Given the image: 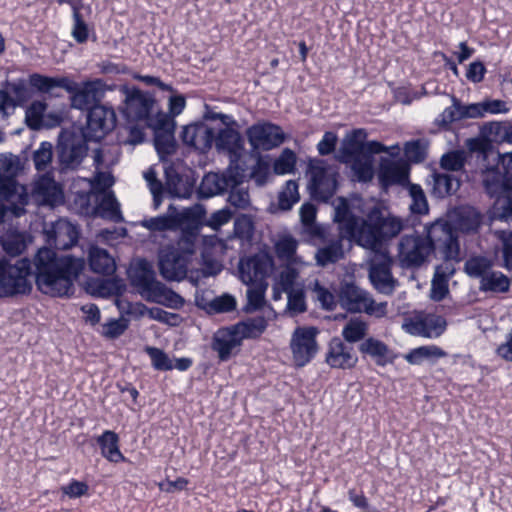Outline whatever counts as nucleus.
<instances>
[{"instance_id": "f257e3e1", "label": "nucleus", "mask_w": 512, "mask_h": 512, "mask_svg": "<svg viewBox=\"0 0 512 512\" xmlns=\"http://www.w3.org/2000/svg\"><path fill=\"white\" fill-rule=\"evenodd\" d=\"M334 220L346 235L354 241L371 251H387L383 247V240L397 236L403 229V222L400 218L383 215L379 209L369 212L366 219L354 216L349 211L346 199L340 197L334 202Z\"/></svg>"}, {"instance_id": "f03ea898", "label": "nucleus", "mask_w": 512, "mask_h": 512, "mask_svg": "<svg viewBox=\"0 0 512 512\" xmlns=\"http://www.w3.org/2000/svg\"><path fill=\"white\" fill-rule=\"evenodd\" d=\"M35 280L38 289L52 297H67L73 293L74 282L84 271L82 256L58 257L50 248H40L34 257Z\"/></svg>"}, {"instance_id": "7ed1b4c3", "label": "nucleus", "mask_w": 512, "mask_h": 512, "mask_svg": "<svg viewBox=\"0 0 512 512\" xmlns=\"http://www.w3.org/2000/svg\"><path fill=\"white\" fill-rule=\"evenodd\" d=\"M29 84L43 93L50 92L56 87L65 89L72 94V106L80 110L86 109L94 102L100 100L105 87L104 83L99 79L87 81L79 85L67 77H48L37 73L30 75Z\"/></svg>"}, {"instance_id": "20e7f679", "label": "nucleus", "mask_w": 512, "mask_h": 512, "mask_svg": "<svg viewBox=\"0 0 512 512\" xmlns=\"http://www.w3.org/2000/svg\"><path fill=\"white\" fill-rule=\"evenodd\" d=\"M20 159L13 154H0V202L2 212L16 217L23 215L29 201L26 187L16 181L20 170Z\"/></svg>"}, {"instance_id": "39448f33", "label": "nucleus", "mask_w": 512, "mask_h": 512, "mask_svg": "<svg viewBox=\"0 0 512 512\" xmlns=\"http://www.w3.org/2000/svg\"><path fill=\"white\" fill-rule=\"evenodd\" d=\"M339 301L343 308L350 312H364L376 318L385 317L387 302L377 303L367 291L354 283H344L340 287Z\"/></svg>"}, {"instance_id": "423d86ee", "label": "nucleus", "mask_w": 512, "mask_h": 512, "mask_svg": "<svg viewBox=\"0 0 512 512\" xmlns=\"http://www.w3.org/2000/svg\"><path fill=\"white\" fill-rule=\"evenodd\" d=\"M29 271L27 260H20L16 264L0 260V297L29 293L32 288L28 279Z\"/></svg>"}, {"instance_id": "0eeeda50", "label": "nucleus", "mask_w": 512, "mask_h": 512, "mask_svg": "<svg viewBox=\"0 0 512 512\" xmlns=\"http://www.w3.org/2000/svg\"><path fill=\"white\" fill-rule=\"evenodd\" d=\"M426 237L431 251L439 249L444 258L460 259V247L451 225L445 220H436L425 227Z\"/></svg>"}, {"instance_id": "6e6552de", "label": "nucleus", "mask_w": 512, "mask_h": 512, "mask_svg": "<svg viewBox=\"0 0 512 512\" xmlns=\"http://www.w3.org/2000/svg\"><path fill=\"white\" fill-rule=\"evenodd\" d=\"M500 166L482 172V182L490 197L501 207H512V174H504Z\"/></svg>"}, {"instance_id": "1a4fd4ad", "label": "nucleus", "mask_w": 512, "mask_h": 512, "mask_svg": "<svg viewBox=\"0 0 512 512\" xmlns=\"http://www.w3.org/2000/svg\"><path fill=\"white\" fill-rule=\"evenodd\" d=\"M244 171L238 166L229 165L222 174H206L199 187V195L203 198H210L227 191L229 187L242 184Z\"/></svg>"}, {"instance_id": "9d476101", "label": "nucleus", "mask_w": 512, "mask_h": 512, "mask_svg": "<svg viewBox=\"0 0 512 512\" xmlns=\"http://www.w3.org/2000/svg\"><path fill=\"white\" fill-rule=\"evenodd\" d=\"M318 330L314 327H297L291 337L290 348L294 364L303 367L309 363L318 351L316 342Z\"/></svg>"}, {"instance_id": "9b49d317", "label": "nucleus", "mask_w": 512, "mask_h": 512, "mask_svg": "<svg viewBox=\"0 0 512 512\" xmlns=\"http://www.w3.org/2000/svg\"><path fill=\"white\" fill-rule=\"evenodd\" d=\"M369 279L374 288L382 294H391L395 288L396 280L391 273L392 259L388 251H371Z\"/></svg>"}, {"instance_id": "f8f14e48", "label": "nucleus", "mask_w": 512, "mask_h": 512, "mask_svg": "<svg viewBox=\"0 0 512 512\" xmlns=\"http://www.w3.org/2000/svg\"><path fill=\"white\" fill-rule=\"evenodd\" d=\"M116 124V114L112 108L104 105L93 106L87 115V125L83 131L88 141H99L110 132Z\"/></svg>"}, {"instance_id": "ddd939ff", "label": "nucleus", "mask_w": 512, "mask_h": 512, "mask_svg": "<svg viewBox=\"0 0 512 512\" xmlns=\"http://www.w3.org/2000/svg\"><path fill=\"white\" fill-rule=\"evenodd\" d=\"M247 138L254 150L268 151L280 146L285 141V134L280 126L262 122L247 129Z\"/></svg>"}, {"instance_id": "4468645a", "label": "nucleus", "mask_w": 512, "mask_h": 512, "mask_svg": "<svg viewBox=\"0 0 512 512\" xmlns=\"http://www.w3.org/2000/svg\"><path fill=\"white\" fill-rule=\"evenodd\" d=\"M274 269V260L268 253H258L239 264L240 278L246 285L267 283Z\"/></svg>"}, {"instance_id": "2eb2a0df", "label": "nucleus", "mask_w": 512, "mask_h": 512, "mask_svg": "<svg viewBox=\"0 0 512 512\" xmlns=\"http://www.w3.org/2000/svg\"><path fill=\"white\" fill-rule=\"evenodd\" d=\"M431 253V244L419 235L404 236L398 245V258L405 267L420 266Z\"/></svg>"}, {"instance_id": "dca6fc26", "label": "nucleus", "mask_w": 512, "mask_h": 512, "mask_svg": "<svg viewBox=\"0 0 512 512\" xmlns=\"http://www.w3.org/2000/svg\"><path fill=\"white\" fill-rule=\"evenodd\" d=\"M197 217L196 208H185L181 211L170 205L166 215L152 217L142 221V226L150 231L175 230L186 225Z\"/></svg>"}, {"instance_id": "f3484780", "label": "nucleus", "mask_w": 512, "mask_h": 512, "mask_svg": "<svg viewBox=\"0 0 512 512\" xmlns=\"http://www.w3.org/2000/svg\"><path fill=\"white\" fill-rule=\"evenodd\" d=\"M311 188L314 196L327 201L336 190V172L324 161H317L310 166Z\"/></svg>"}, {"instance_id": "a211bd4d", "label": "nucleus", "mask_w": 512, "mask_h": 512, "mask_svg": "<svg viewBox=\"0 0 512 512\" xmlns=\"http://www.w3.org/2000/svg\"><path fill=\"white\" fill-rule=\"evenodd\" d=\"M446 321L435 314L419 315L403 323V329L413 335L424 338H438L446 329Z\"/></svg>"}, {"instance_id": "6ab92c4d", "label": "nucleus", "mask_w": 512, "mask_h": 512, "mask_svg": "<svg viewBox=\"0 0 512 512\" xmlns=\"http://www.w3.org/2000/svg\"><path fill=\"white\" fill-rule=\"evenodd\" d=\"M485 115L484 102L464 105L453 96L452 105L445 108L437 117L436 124L447 128L457 120L483 118Z\"/></svg>"}, {"instance_id": "aec40b11", "label": "nucleus", "mask_w": 512, "mask_h": 512, "mask_svg": "<svg viewBox=\"0 0 512 512\" xmlns=\"http://www.w3.org/2000/svg\"><path fill=\"white\" fill-rule=\"evenodd\" d=\"M44 233L47 243L60 250L69 249L78 239L76 227L65 219H59L49 227H45Z\"/></svg>"}, {"instance_id": "412c9836", "label": "nucleus", "mask_w": 512, "mask_h": 512, "mask_svg": "<svg viewBox=\"0 0 512 512\" xmlns=\"http://www.w3.org/2000/svg\"><path fill=\"white\" fill-rule=\"evenodd\" d=\"M32 197L39 205L57 206L64 200L60 185L50 174L39 177L33 185Z\"/></svg>"}, {"instance_id": "4be33fe9", "label": "nucleus", "mask_w": 512, "mask_h": 512, "mask_svg": "<svg viewBox=\"0 0 512 512\" xmlns=\"http://www.w3.org/2000/svg\"><path fill=\"white\" fill-rule=\"evenodd\" d=\"M358 357L353 346L346 344L339 338H333L326 353V363L331 368L350 369L356 365Z\"/></svg>"}, {"instance_id": "5701e85b", "label": "nucleus", "mask_w": 512, "mask_h": 512, "mask_svg": "<svg viewBox=\"0 0 512 512\" xmlns=\"http://www.w3.org/2000/svg\"><path fill=\"white\" fill-rule=\"evenodd\" d=\"M275 316L271 307L263 312V315L246 318L233 325L235 333L242 342L244 339H252L261 336L267 328L268 321Z\"/></svg>"}, {"instance_id": "b1692460", "label": "nucleus", "mask_w": 512, "mask_h": 512, "mask_svg": "<svg viewBox=\"0 0 512 512\" xmlns=\"http://www.w3.org/2000/svg\"><path fill=\"white\" fill-rule=\"evenodd\" d=\"M166 188L173 197L189 198L195 186V179L191 172L179 173L174 168L165 169Z\"/></svg>"}, {"instance_id": "393cba45", "label": "nucleus", "mask_w": 512, "mask_h": 512, "mask_svg": "<svg viewBox=\"0 0 512 512\" xmlns=\"http://www.w3.org/2000/svg\"><path fill=\"white\" fill-rule=\"evenodd\" d=\"M153 104V100L146 97L139 90L127 91L125 98V114L128 119L145 121L151 113Z\"/></svg>"}, {"instance_id": "a878e982", "label": "nucleus", "mask_w": 512, "mask_h": 512, "mask_svg": "<svg viewBox=\"0 0 512 512\" xmlns=\"http://www.w3.org/2000/svg\"><path fill=\"white\" fill-rule=\"evenodd\" d=\"M188 263L189 259L179 251H170L160 259V272L167 280L180 281L187 275Z\"/></svg>"}, {"instance_id": "bb28decb", "label": "nucleus", "mask_w": 512, "mask_h": 512, "mask_svg": "<svg viewBox=\"0 0 512 512\" xmlns=\"http://www.w3.org/2000/svg\"><path fill=\"white\" fill-rule=\"evenodd\" d=\"M214 137L213 130L204 124L188 125L182 132L185 144L203 152L211 148Z\"/></svg>"}, {"instance_id": "cd10ccee", "label": "nucleus", "mask_w": 512, "mask_h": 512, "mask_svg": "<svg viewBox=\"0 0 512 512\" xmlns=\"http://www.w3.org/2000/svg\"><path fill=\"white\" fill-rule=\"evenodd\" d=\"M297 248L298 241L288 234L279 236L274 242L275 254L284 265L307 266L308 263L297 254Z\"/></svg>"}, {"instance_id": "c85d7f7f", "label": "nucleus", "mask_w": 512, "mask_h": 512, "mask_svg": "<svg viewBox=\"0 0 512 512\" xmlns=\"http://www.w3.org/2000/svg\"><path fill=\"white\" fill-rule=\"evenodd\" d=\"M241 345V341L231 327L218 330L213 338L212 348L218 353L220 360H228L234 349Z\"/></svg>"}, {"instance_id": "c756f323", "label": "nucleus", "mask_w": 512, "mask_h": 512, "mask_svg": "<svg viewBox=\"0 0 512 512\" xmlns=\"http://www.w3.org/2000/svg\"><path fill=\"white\" fill-rule=\"evenodd\" d=\"M339 228H341L339 226ZM341 235L329 241L328 243L324 244L322 247L318 248L315 259L316 263L321 266L325 267L328 264H333L339 261L344 257V248H343V238H348L350 240H354L353 238H350L346 235L345 231L340 229Z\"/></svg>"}, {"instance_id": "7c9ffc66", "label": "nucleus", "mask_w": 512, "mask_h": 512, "mask_svg": "<svg viewBox=\"0 0 512 512\" xmlns=\"http://www.w3.org/2000/svg\"><path fill=\"white\" fill-rule=\"evenodd\" d=\"M29 237L26 233L18 231L14 227L0 230V245L6 254L17 256L24 252L27 247Z\"/></svg>"}, {"instance_id": "2f4dec72", "label": "nucleus", "mask_w": 512, "mask_h": 512, "mask_svg": "<svg viewBox=\"0 0 512 512\" xmlns=\"http://www.w3.org/2000/svg\"><path fill=\"white\" fill-rule=\"evenodd\" d=\"M147 301L154 302L171 309H180L185 300L182 296L168 288L165 284L159 282L145 298Z\"/></svg>"}, {"instance_id": "473e14b6", "label": "nucleus", "mask_w": 512, "mask_h": 512, "mask_svg": "<svg viewBox=\"0 0 512 512\" xmlns=\"http://www.w3.org/2000/svg\"><path fill=\"white\" fill-rule=\"evenodd\" d=\"M89 265L93 272L111 275L116 270L114 258L102 248L93 246L89 250Z\"/></svg>"}, {"instance_id": "72a5a7b5", "label": "nucleus", "mask_w": 512, "mask_h": 512, "mask_svg": "<svg viewBox=\"0 0 512 512\" xmlns=\"http://www.w3.org/2000/svg\"><path fill=\"white\" fill-rule=\"evenodd\" d=\"M130 279L144 298H146L153 290L154 286L159 283V281L155 279L154 272L147 268L145 264H139L136 268L132 269L130 271Z\"/></svg>"}, {"instance_id": "f704fd0d", "label": "nucleus", "mask_w": 512, "mask_h": 512, "mask_svg": "<svg viewBox=\"0 0 512 512\" xmlns=\"http://www.w3.org/2000/svg\"><path fill=\"white\" fill-rule=\"evenodd\" d=\"M198 216L187 222V226L182 229L181 237L177 242L176 248L172 251H179L180 255H185L190 260L195 252V242L199 232V225L196 223Z\"/></svg>"}, {"instance_id": "c9c22d12", "label": "nucleus", "mask_w": 512, "mask_h": 512, "mask_svg": "<svg viewBox=\"0 0 512 512\" xmlns=\"http://www.w3.org/2000/svg\"><path fill=\"white\" fill-rule=\"evenodd\" d=\"M97 442L101 448L102 455L111 462H121L125 460V457L119 450L118 435L110 430H106L103 432L101 436L98 437Z\"/></svg>"}, {"instance_id": "e433bc0d", "label": "nucleus", "mask_w": 512, "mask_h": 512, "mask_svg": "<svg viewBox=\"0 0 512 512\" xmlns=\"http://www.w3.org/2000/svg\"><path fill=\"white\" fill-rule=\"evenodd\" d=\"M447 353L436 345L420 346L410 350L404 359L411 365H421L424 361H434L444 358Z\"/></svg>"}, {"instance_id": "4c0bfd02", "label": "nucleus", "mask_w": 512, "mask_h": 512, "mask_svg": "<svg viewBox=\"0 0 512 512\" xmlns=\"http://www.w3.org/2000/svg\"><path fill=\"white\" fill-rule=\"evenodd\" d=\"M216 147L218 150L227 151L231 157H237L242 150V139L234 129H222L217 138L215 139Z\"/></svg>"}, {"instance_id": "58836bf2", "label": "nucleus", "mask_w": 512, "mask_h": 512, "mask_svg": "<svg viewBox=\"0 0 512 512\" xmlns=\"http://www.w3.org/2000/svg\"><path fill=\"white\" fill-rule=\"evenodd\" d=\"M360 351L371 356L381 366L392 360L389 347L384 342L372 337L361 343Z\"/></svg>"}, {"instance_id": "ea45409f", "label": "nucleus", "mask_w": 512, "mask_h": 512, "mask_svg": "<svg viewBox=\"0 0 512 512\" xmlns=\"http://www.w3.org/2000/svg\"><path fill=\"white\" fill-rule=\"evenodd\" d=\"M494 236L498 243L495 246V255L502 260V266L507 270H512V231L495 230Z\"/></svg>"}, {"instance_id": "a19ab883", "label": "nucleus", "mask_w": 512, "mask_h": 512, "mask_svg": "<svg viewBox=\"0 0 512 512\" xmlns=\"http://www.w3.org/2000/svg\"><path fill=\"white\" fill-rule=\"evenodd\" d=\"M380 180L383 185L402 184L408 179L405 166L399 162H385L380 167Z\"/></svg>"}, {"instance_id": "79ce46f5", "label": "nucleus", "mask_w": 512, "mask_h": 512, "mask_svg": "<svg viewBox=\"0 0 512 512\" xmlns=\"http://www.w3.org/2000/svg\"><path fill=\"white\" fill-rule=\"evenodd\" d=\"M306 266L298 265H284L276 277V286L280 287L282 291L288 292L302 288V284L299 283V274Z\"/></svg>"}, {"instance_id": "37998d69", "label": "nucleus", "mask_w": 512, "mask_h": 512, "mask_svg": "<svg viewBox=\"0 0 512 512\" xmlns=\"http://www.w3.org/2000/svg\"><path fill=\"white\" fill-rule=\"evenodd\" d=\"M349 163H351L354 180L368 182L373 178V158L370 155L352 157Z\"/></svg>"}, {"instance_id": "c03bdc74", "label": "nucleus", "mask_w": 512, "mask_h": 512, "mask_svg": "<svg viewBox=\"0 0 512 512\" xmlns=\"http://www.w3.org/2000/svg\"><path fill=\"white\" fill-rule=\"evenodd\" d=\"M59 159L66 168H74L80 164L84 156V146L70 142L59 144Z\"/></svg>"}, {"instance_id": "a18cd8bd", "label": "nucleus", "mask_w": 512, "mask_h": 512, "mask_svg": "<svg viewBox=\"0 0 512 512\" xmlns=\"http://www.w3.org/2000/svg\"><path fill=\"white\" fill-rule=\"evenodd\" d=\"M510 288V280L500 271H490L480 280V290L485 292L504 293Z\"/></svg>"}, {"instance_id": "49530a36", "label": "nucleus", "mask_w": 512, "mask_h": 512, "mask_svg": "<svg viewBox=\"0 0 512 512\" xmlns=\"http://www.w3.org/2000/svg\"><path fill=\"white\" fill-rule=\"evenodd\" d=\"M460 186L459 180L449 174H434L433 175V194L437 197H444L450 195L458 190Z\"/></svg>"}, {"instance_id": "de8ad7c7", "label": "nucleus", "mask_w": 512, "mask_h": 512, "mask_svg": "<svg viewBox=\"0 0 512 512\" xmlns=\"http://www.w3.org/2000/svg\"><path fill=\"white\" fill-rule=\"evenodd\" d=\"M98 212L103 218L110 219L114 222L123 220L120 204L113 192L106 193L98 204Z\"/></svg>"}, {"instance_id": "09e8293b", "label": "nucleus", "mask_w": 512, "mask_h": 512, "mask_svg": "<svg viewBox=\"0 0 512 512\" xmlns=\"http://www.w3.org/2000/svg\"><path fill=\"white\" fill-rule=\"evenodd\" d=\"M507 121H491L482 125L481 136L491 143H505Z\"/></svg>"}, {"instance_id": "8fccbe9b", "label": "nucleus", "mask_w": 512, "mask_h": 512, "mask_svg": "<svg viewBox=\"0 0 512 512\" xmlns=\"http://www.w3.org/2000/svg\"><path fill=\"white\" fill-rule=\"evenodd\" d=\"M493 266V262L484 256H474L469 258L464 265L465 272L473 278L483 279Z\"/></svg>"}, {"instance_id": "3c124183", "label": "nucleus", "mask_w": 512, "mask_h": 512, "mask_svg": "<svg viewBox=\"0 0 512 512\" xmlns=\"http://www.w3.org/2000/svg\"><path fill=\"white\" fill-rule=\"evenodd\" d=\"M368 331V325L360 318L350 319L342 330V336L349 343L362 340Z\"/></svg>"}, {"instance_id": "603ef678", "label": "nucleus", "mask_w": 512, "mask_h": 512, "mask_svg": "<svg viewBox=\"0 0 512 512\" xmlns=\"http://www.w3.org/2000/svg\"><path fill=\"white\" fill-rule=\"evenodd\" d=\"M297 156L294 151L285 148L274 161L273 170L277 175L292 174L296 170Z\"/></svg>"}, {"instance_id": "864d4df0", "label": "nucleus", "mask_w": 512, "mask_h": 512, "mask_svg": "<svg viewBox=\"0 0 512 512\" xmlns=\"http://www.w3.org/2000/svg\"><path fill=\"white\" fill-rule=\"evenodd\" d=\"M246 291L247 305L245 307L246 312H253L260 309L265 304V291L268 284H253L248 285Z\"/></svg>"}, {"instance_id": "5fc2aeb1", "label": "nucleus", "mask_w": 512, "mask_h": 512, "mask_svg": "<svg viewBox=\"0 0 512 512\" xmlns=\"http://www.w3.org/2000/svg\"><path fill=\"white\" fill-rule=\"evenodd\" d=\"M155 148L161 160L175 151L174 130L160 131L154 134Z\"/></svg>"}, {"instance_id": "6e6d98bb", "label": "nucleus", "mask_w": 512, "mask_h": 512, "mask_svg": "<svg viewBox=\"0 0 512 512\" xmlns=\"http://www.w3.org/2000/svg\"><path fill=\"white\" fill-rule=\"evenodd\" d=\"M481 224V216L472 208H464L458 214L457 227L463 232H475Z\"/></svg>"}, {"instance_id": "4d7b16f0", "label": "nucleus", "mask_w": 512, "mask_h": 512, "mask_svg": "<svg viewBox=\"0 0 512 512\" xmlns=\"http://www.w3.org/2000/svg\"><path fill=\"white\" fill-rule=\"evenodd\" d=\"M408 192L411 197V203L409 205L410 211L414 214H426L429 210L428 202L421 186L409 184Z\"/></svg>"}, {"instance_id": "13d9d810", "label": "nucleus", "mask_w": 512, "mask_h": 512, "mask_svg": "<svg viewBox=\"0 0 512 512\" xmlns=\"http://www.w3.org/2000/svg\"><path fill=\"white\" fill-rule=\"evenodd\" d=\"M145 352L150 357L151 364L155 370L169 371L174 369L173 359H171L163 350L147 346L145 347Z\"/></svg>"}, {"instance_id": "bf43d9fd", "label": "nucleus", "mask_w": 512, "mask_h": 512, "mask_svg": "<svg viewBox=\"0 0 512 512\" xmlns=\"http://www.w3.org/2000/svg\"><path fill=\"white\" fill-rule=\"evenodd\" d=\"M53 146L50 142H42L33 153V162L37 171H46L52 162Z\"/></svg>"}, {"instance_id": "052dcab7", "label": "nucleus", "mask_w": 512, "mask_h": 512, "mask_svg": "<svg viewBox=\"0 0 512 512\" xmlns=\"http://www.w3.org/2000/svg\"><path fill=\"white\" fill-rule=\"evenodd\" d=\"M279 206L282 210H289L299 200L298 184L288 180L279 193Z\"/></svg>"}, {"instance_id": "680f3d73", "label": "nucleus", "mask_w": 512, "mask_h": 512, "mask_svg": "<svg viewBox=\"0 0 512 512\" xmlns=\"http://www.w3.org/2000/svg\"><path fill=\"white\" fill-rule=\"evenodd\" d=\"M145 124L154 131V134L158 132H164L167 130L175 129V121L168 114L160 111L155 115L149 114L145 120Z\"/></svg>"}, {"instance_id": "e2e57ef3", "label": "nucleus", "mask_w": 512, "mask_h": 512, "mask_svg": "<svg viewBox=\"0 0 512 512\" xmlns=\"http://www.w3.org/2000/svg\"><path fill=\"white\" fill-rule=\"evenodd\" d=\"M46 104L41 101L33 102L26 110L25 119L27 125L32 129H39L42 126L43 115L46 111Z\"/></svg>"}, {"instance_id": "0e129e2a", "label": "nucleus", "mask_w": 512, "mask_h": 512, "mask_svg": "<svg viewBox=\"0 0 512 512\" xmlns=\"http://www.w3.org/2000/svg\"><path fill=\"white\" fill-rule=\"evenodd\" d=\"M466 153L464 151H451L441 157L440 165L447 171H459L464 167Z\"/></svg>"}, {"instance_id": "69168bd1", "label": "nucleus", "mask_w": 512, "mask_h": 512, "mask_svg": "<svg viewBox=\"0 0 512 512\" xmlns=\"http://www.w3.org/2000/svg\"><path fill=\"white\" fill-rule=\"evenodd\" d=\"M250 177L257 186L265 185L270 177L269 161L266 158L259 156L255 165L251 169Z\"/></svg>"}, {"instance_id": "338daca9", "label": "nucleus", "mask_w": 512, "mask_h": 512, "mask_svg": "<svg viewBox=\"0 0 512 512\" xmlns=\"http://www.w3.org/2000/svg\"><path fill=\"white\" fill-rule=\"evenodd\" d=\"M342 149L338 158L341 162L348 163L352 157L363 155L364 148L361 147L357 142L353 141L349 136H345L342 142Z\"/></svg>"}, {"instance_id": "774afa93", "label": "nucleus", "mask_w": 512, "mask_h": 512, "mask_svg": "<svg viewBox=\"0 0 512 512\" xmlns=\"http://www.w3.org/2000/svg\"><path fill=\"white\" fill-rule=\"evenodd\" d=\"M312 292L316 300L321 304L324 309L332 310L335 307V297L332 292L327 288L320 285L319 281L315 280L312 283Z\"/></svg>"}]
</instances>
